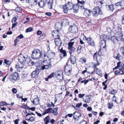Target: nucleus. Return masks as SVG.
<instances>
[{
	"instance_id": "1",
	"label": "nucleus",
	"mask_w": 124,
	"mask_h": 124,
	"mask_svg": "<svg viewBox=\"0 0 124 124\" xmlns=\"http://www.w3.org/2000/svg\"><path fill=\"white\" fill-rule=\"evenodd\" d=\"M31 56L32 59L39 60L42 56L43 58L46 57V53L45 51L42 52L39 49H36L32 51Z\"/></svg>"
},
{
	"instance_id": "2",
	"label": "nucleus",
	"mask_w": 124,
	"mask_h": 124,
	"mask_svg": "<svg viewBox=\"0 0 124 124\" xmlns=\"http://www.w3.org/2000/svg\"><path fill=\"white\" fill-rule=\"evenodd\" d=\"M63 11L64 13H66L68 10H71L73 8V4L72 2H68L64 5L62 6Z\"/></svg>"
},
{
	"instance_id": "3",
	"label": "nucleus",
	"mask_w": 124,
	"mask_h": 124,
	"mask_svg": "<svg viewBox=\"0 0 124 124\" xmlns=\"http://www.w3.org/2000/svg\"><path fill=\"white\" fill-rule=\"evenodd\" d=\"M92 15L95 17L97 16L99 14L102 15L103 14L101 8L98 7H95L92 9Z\"/></svg>"
},
{
	"instance_id": "4",
	"label": "nucleus",
	"mask_w": 124,
	"mask_h": 124,
	"mask_svg": "<svg viewBox=\"0 0 124 124\" xmlns=\"http://www.w3.org/2000/svg\"><path fill=\"white\" fill-rule=\"evenodd\" d=\"M69 31L70 32L74 34L78 32V31L77 27L75 24L71 25L69 29Z\"/></svg>"
},
{
	"instance_id": "5",
	"label": "nucleus",
	"mask_w": 124,
	"mask_h": 124,
	"mask_svg": "<svg viewBox=\"0 0 124 124\" xmlns=\"http://www.w3.org/2000/svg\"><path fill=\"white\" fill-rule=\"evenodd\" d=\"M18 77V73L17 72H15L12 75H9V78L10 80L13 81V80H16Z\"/></svg>"
},
{
	"instance_id": "6",
	"label": "nucleus",
	"mask_w": 124,
	"mask_h": 124,
	"mask_svg": "<svg viewBox=\"0 0 124 124\" xmlns=\"http://www.w3.org/2000/svg\"><path fill=\"white\" fill-rule=\"evenodd\" d=\"M85 38V40L87 41V42L89 45L92 46H94L95 45V43L92 38L90 37L87 38L84 35Z\"/></svg>"
},
{
	"instance_id": "7",
	"label": "nucleus",
	"mask_w": 124,
	"mask_h": 124,
	"mask_svg": "<svg viewBox=\"0 0 124 124\" xmlns=\"http://www.w3.org/2000/svg\"><path fill=\"white\" fill-rule=\"evenodd\" d=\"M72 66L71 65H66L65 68V73L68 75L70 74L72 70Z\"/></svg>"
},
{
	"instance_id": "8",
	"label": "nucleus",
	"mask_w": 124,
	"mask_h": 124,
	"mask_svg": "<svg viewBox=\"0 0 124 124\" xmlns=\"http://www.w3.org/2000/svg\"><path fill=\"white\" fill-rule=\"evenodd\" d=\"M47 54V57L49 59H53L55 57V53L51 50L48 51Z\"/></svg>"
},
{
	"instance_id": "9",
	"label": "nucleus",
	"mask_w": 124,
	"mask_h": 124,
	"mask_svg": "<svg viewBox=\"0 0 124 124\" xmlns=\"http://www.w3.org/2000/svg\"><path fill=\"white\" fill-rule=\"evenodd\" d=\"M19 61L21 63V65L24 64V63L25 61L26 58L22 55H20L18 57Z\"/></svg>"
},
{
	"instance_id": "10",
	"label": "nucleus",
	"mask_w": 124,
	"mask_h": 124,
	"mask_svg": "<svg viewBox=\"0 0 124 124\" xmlns=\"http://www.w3.org/2000/svg\"><path fill=\"white\" fill-rule=\"evenodd\" d=\"M115 35L118 41L121 40L122 39L123 35L122 33L121 32H117L116 33Z\"/></svg>"
},
{
	"instance_id": "11",
	"label": "nucleus",
	"mask_w": 124,
	"mask_h": 124,
	"mask_svg": "<svg viewBox=\"0 0 124 124\" xmlns=\"http://www.w3.org/2000/svg\"><path fill=\"white\" fill-rule=\"evenodd\" d=\"M79 8H80V6L77 3L76 4H73V8H72L74 13H76L78 11V10Z\"/></svg>"
},
{
	"instance_id": "12",
	"label": "nucleus",
	"mask_w": 124,
	"mask_h": 124,
	"mask_svg": "<svg viewBox=\"0 0 124 124\" xmlns=\"http://www.w3.org/2000/svg\"><path fill=\"white\" fill-rule=\"evenodd\" d=\"M113 56L116 60L118 61H120L123 58L122 56L121 55H119V54L118 53H115L114 54Z\"/></svg>"
},
{
	"instance_id": "13",
	"label": "nucleus",
	"mask_w": 124,
	"mask_h": 124,
	"mask_svg": "<svg viewBox=\"0 0 124 124\" xmlns=\"http://www.w3.org/2000/svg\"><path fill=\"white\" fill-rule=\"evenodd\" d=\"M27 3H29L31 6H36L37 3V1L36 0H26Z\"/></svg>"
},
{
	"instance_id": "14",
	"label": "nucleus",
	"mask_w": 124,
	"mask_h": 124,
	"mask_svg": "<svg viewBox=\"0 0 124 124\" xmlns=\"http://www.w3.org/2000/svg\"><path fill=\"white\" fill-rule=\"evenodd\" d=\"M84 15L86 17H88L90 16L91 15V11L90 10H88L87 9H86L84 8Z\"/></svg>"
},
{
	"instance_id": "15",
	"label": "nucleus",
	"mask_w": 124,
	"mask_h": 124,
	"mask_svg": "<svg viewBox=\"0 0 124 124\" xmlns=\"http://www.w3.org/2000/svg\"><path fill=\"white\" fill-rule=\"evenodd\" d=\"M60 51L61 53L60 57L62 58L63 57H65L67 56L66 51L65 50H63L62 48L60 49Z\"/></svg>"
},
{
	"instance_id": "16",
	"label": "nucleus",
	"mask_w": 124,
	"mask_h": 124,
	"mask_svg": "<svg viewBox=\"0 0 124 124\" xmlns=\"http://www.w3.org/2000/svg\"><path fill=\"white\" fill-rule=\"evenodd\" d=\"M106 9L110 11L113 12L114 9L113 4H111L110 5H106L105 6Z\"/></svg>"
},
{
	"instance_id": "17",
	"label": "nucleus",
	"mask_w": 124,
	"mask_h": 124,
	"mask_svg": "<svg viewBox=\"0 0 124 124\" xmlns=\"http://www.w3.org/2000/svg\"><path fill=\"white\" fill-rule=\"evenodd\" d=\"M52 66V65L50 63H47L46 64H44L42 66L41 69L42 70H44L45 69H48L50 68Z\"/></svg>"
},
{
	"instance_id": "18",
	"label": "nucleus",
	"mask_w": 124,
	"mask_h": 124,
	"mask_svg": "<svg viewBox=\"0 0 124 124\" xmlns=\"http://www.w3.org/2000/svg\"><path fill=\"white\" fill-rule=\"evenodd\" d=\"M61 23L62 26H65L68 25L69 22L67 19H64L62 20Z\"/></svg>"
},
{
	"instance_id": "19",
	"label": "nucleus",
	"mask_w": 124,
	"mask_h": 124,
	"mask_svg": "<svg viewBox=\"0 0 124 124\" xmlns=\"http://www.w3.org/2000/svg\"><path fill=\"white\" fill-rule=\"evenodd\" d=\"M54 41L55 43L56 46H60L61 45V40L60 39L59 37L58 38L55 39Z\"/></svg>"
},
{
	"instance_id": "20",
	"label": "nucleus",
	"mask_w": 124,
	"mask_h": 124,
	"mask_svg": "<svg viewBox=\"0 0 124 124\" xmlns=\"http://www.w3.org/2000/svg\"><path fill=\"white\" fill-rule=\"evenodd\" d=\"M39 74V70H36L35 71H33L31 73V75L32 77L33 78L36 77Z\"/></svg>"
},
{
	"instance_id": "21",
	"label": "nucleus",
	"mask_w": 124,
	"mask_h": 124,
	"mask_svg": "<svg viewBox=\"0 0 124 124\" xmlns=\"http://www.w3.org/2000/svg\"><path fill=\"white\" fill-rule=\"evenodd\" d=\"M106 41L104 40H101L100 42V46L101 48H103L104 49L106 48Z\"/></svg>"
},
{
	"instance_id": "22",
	"label": "nucleus",
	"mask_w": 124,
	"mask_h": 124,
	"mask_svg": "<svg viewBox=\"0 0 124 124\" xmlns=\"http://www.w3.org/2000/svg\"><path fill=\"white\" fill-rule=\"evenodd\" d=\"M78 2V4L80 6V8L81 9H84V7L83 6V4H84L85 2L84 0H82L80 1L79 0H77Z\"/></svg>"
},
{
	"instance_id": "23",
	"label": "nucleus",
	"mask_w": 124,
	"mask_h": 124,
	"mask_svg": "<svg viewBox=\"0 0 124 124\" xmlns=\"http://www.w3.org/2000/svg\"><path fill=\"white\" fill-rule=\"evenodd\" d=\"M100 37L101 40L106 41V40L109 39V37L108 36L105 35L104 34H102Z\"/></svg>"
},
{
	"instance_id": "24",
	"label": "nucleus",
	"mask_w": 124,
	"mask_h": 124,
	"mask_svg": "<svg viewBox=\"0 0 124 124\" xmlns=\"http://www.w3.org/2000/svg\"><path fill=\"white\" fill-rule=\"evenodd\" d=\"M24 66V64H22L21 65V64L19 65H16V66L15 68L17 69L18 71H21V70L23 68Z\"/></svg>"
},
{
	"instance_id": "25",
	"label": "nucleus",
	"mask_w": 124,
	"mask_h": 124,
	"mask_svg": "<svg viewBox=\"0 0 124 124\" xmlns=\"http://www.w3.org/2000/svg\"><path fill=\"white\" fill-rule=\"evenodd\" d=\"M38 4L41 8L44 7L46 5L44 1L43 0H41L40 2H38Z\"/></svg>"
},
{
	"instance_id": "26",
	"label": "nucleus",
	"mask_w": 124,
	"mask_h": 124,
	"mask_svg": "<svg viewBox=\"0 0 124 124\" xmlns=\"http://www.w3.org/2000/svg\"><path fill=\"white\" fill-rule=\"evenodd\" d=\"M58 109V108L57 107H56L53 109H52V113H53L55 116H57L58 114V113L57 112Z\"/></svg>"
},
{
	"instance_id": "27",
	"label": "nucleus",
	"mask_w": 124,
	"mask_h": 124,
	"mask_svg": "<svg viewBox=\"0 0 124 124\" xmlns=\"http://www.w3.org/2000/svg\"><path fill=\"white\" fill-rule=\"evenodd\" d=\"M54 0H49L48 2L47 5L48 8L50 9H52V5L53 4Z\"/></svg>"
},
{
	"instance_id": "28",
	"label": "nucleus",
	"mask_w": 124,
	"mask_h": 124,
	"mask_svg": "<svg viewBox=\"0 0 124 124\" xmlns=\"http://www.w3.org/2000/svg\"><path fill=\"white\" fill-rule=\"evenodd\" d=\"M111 40L112 41L114 44L117 43L118 41H119L116 38L115 35L114 36H113L111 37Z\"/></svg>"
},
{
	"instance_id": "29",
	"label": "nucleus",
	"mask_w": 124,
	"mask_h": 124,
	"mask_svg": "<svg viewBox=\"0 0 124 124\" xmlns=\"http://www.w3.org/2000/svg\"><path fill=\"white\" fill-rule=\"evenodd\" d=\"M70 61L72 64H74L76 62V58L73 56H71V57Z\"/></svg>"
},
{
	"instance_id": "30",
	"label": "nucleus",
	"mask_w": 124,
	"mask_h": 124,
	"mask_svg": "<svg viewBox=\"0 0 124 124\" xmlns=\"http://www.w3.org/2000/svg\"><path fill=\"white\" fill-rule=\"evenodd\" d=\"M50 119L49 116H47L44 119V122L45 124H47L49 122Z\"/></svg>"
},
{
	"instance_id": "31",
	"label": "nucleus",
	"mask_w": 124,
	"mask_h": 124,
	"mask_svg": "<svg viewBox=\"0 0 124 124\" xmlns=\"http://www.w3.org/2000/svg\"><path fill=\"white\" fill-rule=\"evenodd\" d=\"M26 120L28 121L32 122L34 121L35 117L34 116L30 117V116L26 117Z\"/></svg>"
},
{
	"instance_id": "32",
	"label": "nucleus",
	"mask_w": 124,
	"mask_h": 124,
	"mask_svg": "<svg viewBox=\"0 0 124 124\" xmlns=\"http://www.w3.org/2000/svg\"><path fill=\"white\" fill-rule=\"evenodd\" d=\"M102 59L100 56H99L97 58V65H99L100 63L101 62Z\"/></svg>"
},
{
	"instance_id": "33",
	"label": "nucleus",
	"mask_w": 124,
	"mask_h": 124,
	"mask_svg": "<svg viewBox=\"0 0 124 124\" xmlns=\"http://www.w3.org/2000/svg\"><path fill=\"white\" fill-rule=\"evenodd\" d=\"M31 102L34 104L36 105H37L39 103L38 99L37 98H35L33 101L31 100Z\"/></svg>"
},
{
	"instance_id": "34",
	"label": "nucleus",
	"mask_w": 124,
	"mask_h": 124,
	"mask_svg": "<svg viewBox=\"0 0 124 124\" xmlns=\"http://www.w3.org/2000/svg\"><path fill=\"white\" fill-rule=\"evenodd\" d=\"M68 49L70 50L69 53L70 55H71L72 53H73L75 50V49L73 47H68Z\"/></svg>"
},
{
	"instance_id": "35",
	"label": "nucleus",
	"mask_w": 124,
	"mask_h": 124,
	"mask_svg": "<svg viewBox=\"0 0 124 124\" xmlns=\"http://www.w3.org/2000/svg\"><path fill=\"white\" fill-rule=\"evenodd\" d=\"M73 115H74L73 116V117H80L81 116V113L78 112H75L73 113Z\"/></svg>"
},
{
	"instance_id": "36",
	"label": "nucleus",
	"mask_w": 124,
	"mask_h": 124,
	"mask_svg": "<svg viewBox=\"0 0 124 124\" xmlns=\"http://www.w3.org/2000/svg\"><path fill=\"white\" fill-rule=\"evenodd\" d=\"M90 98L89 97V96H86L85 99H84V100L85 102L86 103H89L90 101Z\"/></svg>"
},
{
	"instance_id": "37",
	"label": "nucleus",
	"mask_w": 124,
	"mask_h": 124,
	"mask_svg": "<svg viewBox=\"0 0 124 124\" xmlns=\"http://www.w3.org/2000/svg\"><path fill=\"white\" fill-rule=\"evenodd\" d=\"M108 108L109 109H111L113 106V103L111 102H108Z\"/></svg>"
},
{
	"instance_id": "38",
	"label": "nucleus",
	"mask_w": 124,
	"mask_h": 124,
	"mask_svg": "<svg viewBox=\"0 0 124 124\" xmlns=\"http://www.w3.org/2000/svg\"><path fill=\"white\" fill-rule=\"evenodd\" d=\"M26 113L27 114L26 115V117L29 116V115H35V114H34L33 113L31 112L29 110H28V113H27V112L26 111Z\"/></svg>"
},
{
	"instance_id": "39",
	"label": "nucleus",
	"mask_w": 124,
	"mask_h": 124,
	"mask_svg": "<svg viewBox=\"0 0 124 124\" xmlns=\"http://www.w3.org/2000/svg\"><path fill=\"white\" fill-rule=\"evenodd\" d=\"M96 72L97 74L100 75L102 74V71L101 70L97 68L96 69Z\"/></svg>"
},
{
	"instance_id": "40",
	"label": "nucleus",
	"mask_w": 124,
	"mask_h": 124,
	"mask_svg": "<svg viewBox=\"0 0 124 124\" xmlns=\"http://www.w3.org/2000/svg\"><path fill=\"white\" fill-rule=\"evenodd\" d=\"M33 28L30 27L26 29V32H31L33 31Z\"/></svg>"
},
{
	"instance_id": "41",
	"label": "nucleus",
	"mask_w": 124,
	"mask_h": 124,
	"mask_svg": "<svg viewBox=\"0 0 124 124\" xmlns=\"http://www.w3.org/2000/svg\"><path fill=\"white\" fill-rule=\"evenodd\" d=\"M52 108H49L47 109H45L46 112L47 113H51L52 112Z\"/></svg>"
},
{
	"instance_id": "42",
	"label": "nucleus",
	"mask_w": 124,
	"mask_h": 124,
	"mask_svg": "<svg viewBox=\"0 0 124 124\" xmlns=\"http://www.w3.org/2000/svg\"><path fill=\"white\" fill-rule=\"evenodd\" d=\"M55 76L57 78L60 80H61L63 79V78H61V76L59 74L56 73Z\"/></svg>"
},
{
	"instance_id": "43",
	"label": "nucleus",
	"mask_w": 124,
	"mask_h": 124,
	"mask_svg": "<svg viewBox=\"0 0 124 124\" xmlns=\"http://www.w3.org/2000/svg\"><path fill=\"white\" fill-rule=\"evenodd\" d=\"M82 46L80 45H79L77 48V52L78 53H79L81 52Z\"/></svg>"
},
{
	"instance_id": "44",
	"label": "nucleus",
	"mask_w": 124,
	"mask_h": 124,
	"mask_svg": "<svg viewBox=\"0 0 124 124\" xmlns=\"http://www.w3.org/2000/svg\"><path fill=\"white\" fill-rule=\"evenodd\" d=\"M4 63L8 65H9L11 64L10 62L9 61L7 60V59H5L4 60Z\"/></svg>"
},
{
	"instance_id": "45",
	"label": "nucleus",
	"mask_w": 124,
	"mask_h": 124,
	"mask_svg": "<svg viewBox=\"0 0 124 124\" xmlns=\"http://www.w3.org/2000/svg\"><path fill=\"white\" fill-rule=\"evenodd\" d=\"M57 73L59 74L61 76V78H63V76L62 75V71L61 70H60L58 71L57 72Z\"/></svg>"
},
{
	"instance_id": "46",
	"label": "nucleus",
	"mask_w": 124,
	"mask_h": 124,
	"mask_svg": "<svg viewBox=\"0 0 124 124\" xmlns=\"http://www.w3.org/2000/svg\"><path fill=\"white\" fill-rule=\"evenodd\" d=\"M121 63V62H119L117 63V66L116 67H115L113 69V70H115L117 69L118 67H119L120 64Z\"/></svg>"
},
{
	"instance_id": "47",
	"label": "nucleus",
	"mask_w": 124,
	"mask_h": 124,
	"mask_svg": "<svg viewBox=\"0 0 124 124\" xmlns=\"http://www.w3.org/2000/svg\"><path fill=\"white\" fill-rule=\"evenodd\" d=\"M110 93L111 94H113L114 95H115L117 93V91L116 90H114L110 91Z\"/></svg>"
},
{
	"instance_id": "48",
	"label": "nucleus",
	"mask_w": 124,
	"mask_h": 124,
	"mask_svg": "<svg viewBox=\"0 0 124 124\" xmlns=\"http://www.w3.org/2000/svg\"><path fill=\"white\" fill-rule=\"evenodd\" d=\"M75 42H69L68 44V47H73L72 46L73 45Z\"/></svg>"
},
{
	"instance_id": "49",
	"label": "nucleus",
	"mask_w": 124,
	"mask_h": 124,
	"mask_svg": "<svg viewBox=\"0 0 124 124\" xmlns=\"http://www.w3.org/2000/svg\"><path fill=\"white\" fill-rule=\"evenodd\" d=\"M7 104V103L4 102H0V106H2L4 105H6Z\"/></svg>"
},
{
	"instance_id": "50",
	"label": "nucleus",
	"mask_w": 124,
	"mask_h": 124,
	"mask_svg": "<svg viewBox=\"0 0 124 124\" xmlns=\"http://www.w3.org/2000/svg\"><path fill=\"white\" fill-rule=\"evenodd\" d=\"M112 101H114L115 102L117 103V102L116 100V97L115 95H114L112 98Z\"/></svg>"
},
{
	"instance_id": "51",
	"label": "nucleus",
	"mask_w": 124,
	"mask_h": 124,
	"mask_svg": "<svg viewBox=\"0 0 124 124\" xmlns=\"http://www.w3.org/2000/svg\"><path fill=\"white\" fill-rule=\"evenodd\" d=\"M16 11L18 12L21 13L22 12L20 8L18 7H17L16 8Z\"/></svg>"
},
{
	"instance_id": "52",
	"label": "nucleus",
	"mask_w": 124,
	"mask_h": 124,
	"mask_svg": "<svg viewBox=\"0 0 124 124\" xmlns=\"http://www.w3.org/2000/svg\"><path fill=\"white\" fill-rule=\"evenodd\" d=\"M46 35V34L45 33L41 35L39 37L40 39H44Z\"/></svg>"
},
{
	"instance_id": "53",
	"label": "nucleus",
	"mask_w": 124,
	"mask_h": 124,
	"mask_svg": "<svg viewBox=\"0 0 124 124\" xmlns=\"http://www.w3.org/2000/svg\"><path fill=\"white\" fill-rule=\"evenodd\" d=\"M120 51L122 54L124 55V47H121Z\"/></svg>"
},
{
	"instance_id": "54",
	"label": "nucleus",
	"mask_w": 124,
	"mask_h": 124,
	"mask_svg": "<svg viewBox=\"0 0 124 124\" xmlns=\"http://www.w3.org/2000/svg\"><path fill=\"white\" fill-rule=\"evenodd\" d=\"M16 20V16L14 17L12 20V23H15Z\"/></svg>"
},
{
	"instance_id": "55",
	"label": "nucleus",
	"mask_w": 124,
	"mask_h": 124,
	"mask_svg": "<svg viewBox=\"0 0 124 124\" xmlns=\"http://www.w3.org/2000/svg\"><path fill=\"white\" fill-rule=\"evenodd\" d=\"M121 2H117V3H116L115 5H116V6L117 7H118V6H121Z\"/></svg>"
},
{
	"instance_id": "56",
	"label": "nucleus",
	"mask_w": 124,
	"mask_h": 124,
	"mask_svg": "<svg viewBox=\"0 0 124 124\" xmlns=\"http://www.w3.org/2000/svg\"><path fill=\"white\" fill-rule=\"evenodd\" d=\"M82 105V103H78L77 104L76 106V108H78L80 107Z\"/></svg>"
},
{
	"instance_id": "57",
	"label": "nucleus",
	"mask_w": 124,
	"mask_h": 124,
	"mask_svg": "<svg viewBox=\"0 0 124 124\" xmlns=\"http://www.w3.org/2000/svg\"><path fill=\"white\" fill-rule=\"evenodd\" d=\"M13 23V24H12V29L15 27L17 25V22H16V23Z\"/></svg>"
},
{
	"instance_id": "58",
	"label": "nucleus",
	"mask_w": 124,
	"mask_h": 124,
	"mask_svg": "<svg viewBox=\"0 0 124 124\" xmlns=\"http://www.w3.org/2000/svg\"><path fill=\"white\" fill-rule=\"evenodd\" d=\"M19 41V40H18L17 38H16V39L14 40V42H15V45L16 46L17 44V43Z\"/></svg>"
},
{
	"instance_id": "59",
	"label": "nucleus",
	"mask_w": 124,
	"mask_h": 124,
	"mask_svg": "<svg viewBox=\"0 0 124 124\" xmlns=\"http://www.w3.org/2000/svg\"><path fill=\"white\" fill-rule=\"evenodd\" d=\"M23 35L21 34L20 35L18 36L17 38H19V39H22L23 38Z\"/></svg>"
},
{
	"instance_id": "60",
	"label": "nucleus",
	"mask_w": 124,
	"mask_h": 124,
	"mask_svg": "<svg viewBox=\"0 0 124 124\" xmlns=\"http://www.w3.org/2000/svg\"><path fill=\"white\" fill-rule=\"evenodd\" d=\"M19 121V119H16L15 120H14V124H18Z\"/></svg>"
},
{
	"instance_id": "61",
	"label": "nucleus",
	"mask_w": 124,
	"mask_h": 124,
	"mask_svg": "<svg viewBox=\"0 0 124 124\" xmlns=\"http://www.w3.org/2000/svg\"><path fill=\"white\" fill-rule=\"evenodd\" d=\"M54 75V73H52L50 75L48 76V77L49 78H50L52 77Z\"/></svg>"
},
{
	"instance_id": "62",
	"label": "nucleus",
	"mask_w": 124,
	"mask_h": 124,
	"mask_svg": "<svg viewBox=\"0 0 124 124\" xmlns=\"http://www.w3.org/2000/svg\"><path fill=\"white\" fill-rule=\"evenodd\" d=\"M84 95H85V94H80L78 95V96L79 98H82L83 97V96H84Z\"/></svg>"
},
{
	"instance_id": "63",
	"label": "nucleus",
	"mask_w": 124,
	"mask_h": 124,
	"mask_svg": "<svg viewBox=\"0 0 124 124\" xmlns=\"http://www.w3.org/2000/svg\"><path fill=\"white\" fill-rule=\"evenodd\" d=\"M80 117H73V118L74 119V120L76 121H78L80 119Z\"/></svg>"
},
{
	"instance_id": "64",
	"label": "nucleus",
	"mask_w": 124,
	"mask_h": 124,
	"mask_svg": "<svg viewBox=\"0 0 124 124\" xmlns=\"http://www.w3.org/2000/svg\"><path fill=\"white\" fill-rule=\"evenodd\" d=\"M121 7L122 8L124 9V2H121Z\"/></svg>"
}]
</instances>
